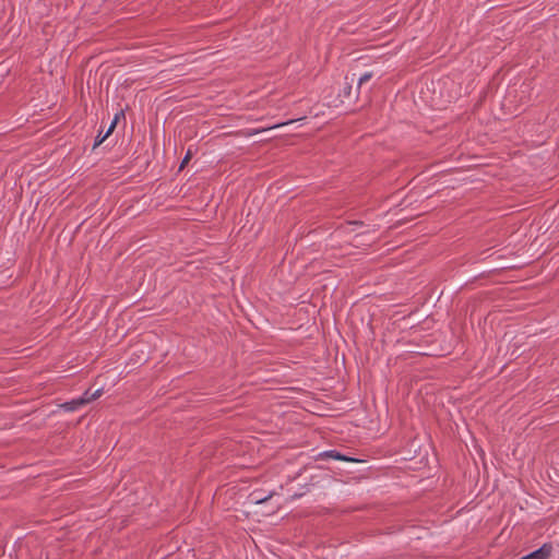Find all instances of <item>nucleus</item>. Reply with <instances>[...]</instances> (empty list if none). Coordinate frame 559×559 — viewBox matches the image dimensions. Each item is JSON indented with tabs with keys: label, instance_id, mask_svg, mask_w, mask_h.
I'll use <instances>...</instances> for the list:
<instances>
[{
	"label": "nucleus",
	"instance_id": "nucleus-1",
	"mask_svg": "<svg viewBox=\"0 0 559 559\" xmlns=\"http://www.w3.org/2000/svg\"><path fill=\"white\" fill-rule=\"evenodd\" d=\"M552 546L544 544L539 549L520 558V559H548L551 555Z\"/></svg>",
	"mask_w": 559,
	"mask_h": 559
},
{
	"label": "nucleus",
	"instance_id": "nucleus-2",
	"mask_svg": "<svg viewBox=\"0 0 559 559\" xmlns=\"http://www.w3.org/2000/svg\"><path fill=\"white\" fill-rule=\"evenodd\" d=\"M320 456L328 457V459H334V460H338V461H345V462H358V460L346 456L344 454H341L340 452H337L335 450L325 451V452L321 453Z\"/></svg>",
	"mask_w": 559,
	"mask_h": 559
},
{
	"label": "nucleus",
	"instance_id": "nucleus-3",
	"mask_svg": "<svg viewBox=\"0 0 559 559\" xmlns=\"http://www.w3.org/2000/svg\"><path fill=\"white\" fill-rule=\"evenodd\" d=\"M293 122H294V120H289V121H286V122L276 123V124L269 126V127L261 128V129H249V130L243 131L242 134L245 136H252V135L258 134L260 132H263V131H266V130H271V129H275V128H280V127H283V126H286V124H289V123H293Z\"/></svg>",
	"mask_w": 559,
	"mask_h": 559
},
{
	"label": "nucleus",
	"instance_id": "nucleus-4",
	"mask_svg": "<svg viewBox=\"0 0 559 559\" xmlns=\"http://www.w3.org/2000/svg\"><path fill=\"white\" fill-rule=\"evenodd\" d=\"M103 394V390L102 389H98L96 390L95 392L91 393L88 390L84 392V394L79 397V400H84V405L98 399L99 396H102Z\"/></svg>",
	"mask_w": 559,
	"mask_h": 559
},
{
	"label": "nucleus",
	"instance_id": "nucleus-5",
	"mask_svg": "<svg viewBox=\"0 0 559 559\" xmlns=\"http://www.w3.org/2000/svg\"><path fill=\"white\" fill-rule=\"evenodd\" d=\"M84 405V400L74 399L70 402H67L62 405L66 411L72 412L78 409L80 406Z\"/></svg>",
	"mask_w": 559,
	"mask_h": 559
},
{
	"label": "nucleus",
	"instance_id": "nucleus-6",
	"mask_svg": "<svg viewBox=\"0 0 559 559\" xmlns=\"http://www.w3.org/2000/svg\"><path fill=\"white\" fill-rule=\"evenodd\" d=\"M371 78H372V73L371 72H367L364 75H361L359 81H358V90L362 86L364 83L369 81Z\"/></svg>",
	"mask_w": 559,
	"mask_h": 559
},
{
	"label": "nucleus",
	"instance_id": "nucleus-7",
	"mask_svg": "<svg viewBox=\"0 0 559 559\" xmlns=\"http://www.w3.org/2000/svg\"><path fill=\"white\" fill-rule=\"evenodd\" d=\"M115 124H116V121L112 122V124L110 126V128L108 129L107 133L98 141H96L95 145H98L100 144L107 136L108 134L111 132V130L115 128Z\"/></svg>",
	"mask_w": 559,
	"mask_h": 559
},
{
	"label": "nucleus",
	"instance_id": "nucleus-8",
	"mask_svg": "<svg viewBox=\"0 0 559 559\" xmlns=\"http://www.w3.org/2000/svg\"><path fill=\"white\" fill-rule=\"evenodd\" d=\"M190 158H191V153L188 152L187 155L185 156L183 160L181 162L180 169H182L185 167V165L189 162Z\"/></svg>",
	"mask_w": 559,
	"mask_h": 559
},
{
	"label": "nucleus",
	"instance_id": "nucleus-9",
	"mask_svg": "<svg viewBox=\"0 0 559 559\" xmlns=\"http://www.w3.org/2000/svg\"><path fill=\"white\" fill-rule=\"evenodd\" d=\"M350 91H352V86H350V85H347V86L345 87V91H344L345 95H346V96H349V95H350Z\"/></svg>",
	"mask_w": 559,
	"mask_h": 559
},
{
	"label": "nucleus",
	"instance_id": "nucleus-10",
	"mask_svg": "<svg viewBox=\"0 0 559 559\" xmlns=\"http://www.w3.org/2000/svg\"><path fill=\"white\" fill-rule=\"evenodd\" d=\"M266 498H255V502L257 503H261L265 500Z\"/></svg>",
	"mask_w": 559,
	"mask_h": 559
}]
</instances>
